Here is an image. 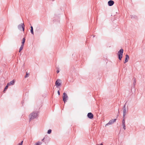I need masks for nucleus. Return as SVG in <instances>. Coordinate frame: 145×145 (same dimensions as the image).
I'll return each instance as SVG.
<instances>
[{
  "mask_svg": "<svg viewBox=\"0 0 145 145\" xmlns=\"http://www.w3.org/2000/svg\"><path fill=\"white\" fill-rule=\"evenodd\" d=\"M39 112L37 111H35L31 113L29 116V120L31 121V120L38 118Z\"/></svg>",
  "mask_w": 145,
  "mask_h": 145,
  "instance_id": "obj_1",
  "label": "nucleus"
},
{
  "mask_svg": "<svg viewBox=\"0 0 145 145\" xmlns=\"http://www.w3.org/2000/svg\"><path fill=\"white\" fill-rule=\"evenodd\" d=\"M123 49H121L118 52V56L119 59L121 60L123 57Z\"/></svg>",
  "mask_w": 145,
  "mask_h": 145,
  "instance_id": "obj_2",
  "label": "nucleus"
},
{
  "mask_svg": "<svg viewBox=\"0 0 145 145\" xmlns=\"http://www.w3.org/2000/svg\"><path fill=\"white\" fill-rule=\"evenodd\" d=\"M25 25L24 23H21L18 26V29L20 31L22 30L23 31H24Z\"/></svg>",
  "mask_w": 145,
  "mask_h": 145,
  "instance_id": "obj_3",
  "label": "nucleus"
},
{
  "mask_svg": "<svg viewBox=\"0 0 145 145\" xmlns=\"http://www.w3.org/2000/svg\"><path fill=\"white\" fill-rule=\"evenodd\" d=\"M68 97L67 94L65 93H63V99L65 103L67 101V100L68 99Z\"/></svg>",
  "mask_w": 145,
  "mask_h": 145,
  "instance_id": "obj_4",
  "label": "nucleus"
},
{
  "mask_svg": "<svg viewBox=\"0 0 145 145\" xmlns=\"http://www.w3.org/2000/svg\"><path fill=\"white\" fill-rule=\"evenodd\" d=\"M61 81L60 79H58L55 82V84L57 87L58 88V86L61 85Z\"/></svg>",
  "mask_w": 145,
  "mask_h": 145,
  "instance_id": "obj_5",
  "label": "nucleus"
},
{
  "mask_svg": "<svg viewBox=\"0 0 145 145\" xmlns=\"http://www.w3.org/2000/svg\"><path fill=\"white\" fill-rule=\"evenodd\" d=\"M116 119H112L111 120H110L108 123H107L105 125V126H108L109 125H111L113 123H114V122H116Z\"/></svg>",
  "mask_w": 145,
  "mask_h": 145,
  "instance_id": "obj_6",
  "label": "nucleus"
},
{
  "mask_svg": "<svg viewBox=\"0 0 145 145\" xmlns=\"http://www.w3.org/2000/svg\"><path fill=\"white\" fill-rule=\"evenodd\" d=\"M87 116L89 118L91 119L93 118V115L92 113L89 112L88 113Z\"/></svg>",
  "mask_w": 145,
  "mask_h": 145,
  "instance_id": "obj_7",
  "label": "nucleus"
},
{
  "mask_svg": "<svg viewBox=\"0 0 145 145\" xmlns=\"http://www.w3.org/2000/svg\"><path fill=\"white\" fill-rule=\"evenodd\" d=\"M114 4V2L112 0H110L108 2V5L110 6L113 5Z\"/></svg>",
  "mask_w": 145,
  "mask_h": 145,
  "instance_id": "obj_8",
  "label": "nucleus"
},
{
  "mask_svg": "<svg viewBox=\"0 0 145 145\" xmlns=\"http://www.w3.org/2000/svg\"><path fill=\"white\" fill-rule=\"evenodd\" d=\"M15 82V81L14 80L12 81H10L9 83H8L7 84L8 85L10 86H11L14 85V84Z\"/></svg>",
  "mask_w": 145,
  "mask_h": 145,
  "instance_id": "obj_9",
  "label": "nucleus"
},
{
  "mask_svg": "<svg viewBox=\"0 0 145 145\" xmlns=\"http://www.w3.org/2000/svg\"><path fill=\"white\" fill-rule=\"evenodd\" d=\"M129 58V57L128 55L127 54H126L125 55V58L124 63H125L128 61Z\"/></svg>",
  "mask_w": 145,
  "mask_h": 145,
  "instance_id": "obj_10",
  "label": "nucleus"
},
{
  "mask_svg": "<svg viewBox=\"0 0 145 145\" xmlns=\"http://www.w3.org/2000/svg\"><path fill=\"white\" fill-rule=\"evenodd\" d=\"M123 118L125 117V116L126 114V109H123Z\"/></svg>",
  "mask_w": 145,
  "mask_h": 145,
  "instance_id": "obj_11",
  "label": "nucleus"
},
{
  "mask_svg": "<svg viewBox=\"0 0 145 145\" xmlns=\"http://www.w3.org/2000/svg\"><path fill=\"white\" fill-rule=\"evenodd\" d=\"M25 38H24L23 39V40H22V41L21 45L23 46H24V43H25Z\"/></svg>",
  "mask_w": 145,
  "mask_h": 145,
  "instance_id": "obj_12",
  "label": "nucleus"
},
{
  "mask_svg": "<svg viewBox=\"0 0 145 145\" xmlns=\"http://www.w3.org/2000/svg\"><path fill=\"white\" fill-rule=\"evenodd\" d=\"M133 86L134 87L135 86V85L136 82V79L135 78H133Z\"/></svg>",
  "mask_w": 145,
  "mask_h": 145,
  "instance_id": "obj_13",
  "label": "nucleus"
},
{
  "mask_svg": "<svg viewBox=\"0 0 145 145\" xmlns=\"http://www.w3.org/2000/svg\"><path fill=\"white\" fill-rule=\"evenodd\" d=\"M31 33L33 35L34 34V32H33V26H31Z\"/></svg>",
  "mask_w": 145,
  "mask_h": 145,
  "instance_id": "obj_14",
  "label": "nucleus"
},
{
  "mask_svg": "<svg viewBox=\"0 0 145 145\" xmlns=\"http://www.w3.org/2000/svg\"><path fill=\"white\" fill-rule=\"evenodd\" d=\"M42 144V142H41L38 141L35 144V145H41Z\"/></svg>",
  "mask_w": 145,
  "mask_h": 145,
  "instance_id": "obj_15",
  "label": "nucleus"
},
{
  "mask_svg": "<svg viewBox=\"0 0 145 145\" xmlns=\"http://www.w3.org/2000/svg\"><path fill=\"white\" fill-rule=\"evenodd\" d=\"M8 86L9 85H8V84H7V86H6V87H5V88L4 89L3 91H4L8 89Z\"/></svg>",
  "mask_w": 145,
  "mask_h": 145,
  "instance_id": "obj_16",
  "label": "nucleus"
},
{
  "mask_svg": "<svg viewBox=\"0 0 145 145\" xmlns=\"http://www.w3.org/2000/svg\"><path fill=\"white\" fill-rule=\"evenodd\" d=\"M24 46L22 45H21L20 47L19 52H20V51L22 50Z\"/></svg>",
  "mask_w": 145,
  "mask_h": 145,
  "instance_id": "obj_17",
  "label": "nucleus"
},
{
  "mask_svg": "<svg viewBox=\"0 0 145 145\" xmlns=\"http://www.w3.org/2000/svg\"><path fill=\"white\" fill-rule=\"evenodd\" d=\"M123 119L122 121V124H125V117L123 118Z\"/></svg>",
  "mask_w": 145,
  "mask_h": 145,
  "instance_id": "obj_18",
  "label": "nucleus"
},
{
  "mask_svg": "<svg viewBox=\"0 0 145 145\" xmlns=\"http://www.w3.org/2000/svg\"><path fill=\"white\" fill-rule=\"evenodd\" d=\"M52 132V130L50 129L48 130L47 132V133L48 134H50Z\"/></svg>",
  "mask_w": 145,
  "mask_h": 145,
  "instance_id": "obj_19",
  "label": "nucleus"
},
{
  "mask_svg": "<svg viewBox=\"0 0 145 145\" xmlns=\"http://www.w3.org/2000/svg\"><path fill=\"white\" fill-rule=\"evenodd\" d=\"M123 128L124 130H125L126 129L125 124H122Z\"/></svg>",
  "mask_w": 145,
  "mask_h": 145,
  "instance_id": "obj_20",
  "label": "nucleus"
},
{
  "mask_svg": "<svg viewBox=\"0 0 145 145\" xmlns=\"http://www.w3.org/2000/svg\"><path fill=\"white\" fill-rule=\"evenodd\" d=\"M29 76V74L28 73H27V72H26V74L25 76V78H26L28 76Z\"/></svg>",
  "mask_w": 145,
  "mask_h": 145,
  "instance_id": "obj_21",
  "label": "nucleus"
},
{
  "mask_svg": "<svg viewBox=\"0 0 145 145\" xmlns=\"http://www.w3.org/2000/svg\"><path fill=\"white\" fill-rule=\"evenodd\" d=\"M126 103L124 105L123 107V109H126Z\"/></svg>",
  "mask_w": 145,
  "mask_h": 145,
  "instance_id": "obj_22",
  "label": "nucleus"
},
{
  "mask_svg": "<svg viewBox=\"0 0 145 145\" xmlns=\"http://www.w3.org/2000/svg\"><path fill=\"white\" fill-rule=\"evenodd\" d=\"M131 18H135V17H136L135 16H133V15H131Z\"/></svg>",
  "mask_w": 145,
  "mask_h": 145,
  "instance_id": "obj_23",
  "label": "nucleus"
},
{
  "mask_svg": "<svg viewBox=\"0 0 145 145\" xmlns=\"http://www.w3.org/2000/svg\"><path fill=\"white\" fill-rule=\"evenodd\" d=\"M23 141H22L20 143H19V144H20L21 145H22V144H23Z\"/></svg>",
  "mask_w": 145,
  "mask_h": 145,
  "instance_id": "obj_24",
  "label": "nucleus"
},
{
  "mask_svg": "<svg viewBox=\"0 0 145 145\" xmlns=\"http://www.w3.org/2000/svg\"><path fill=\"white\" fill-rule=\"evenodd\" d=\"M57 93L59 95H60V92L59 90L58 91Z\"/></svg>",
  "mask_w": 145,
  "mask_h": 145,
  "instance_id": "obj_25",
  "label": "nucleus"
},
{
  "mask_svg": "<svg viewBox=\"0 0 145 145\" xmlns=\"http://www.w3.org/2000/svg\"><path fill=\"white\" fill-rule=\"evenodd\" d=\"M59 70H57V73H59Z\"/></svg>",
  "mask_w": 145,
  "mask_h": 145,
  "instance_id": "obj_26",
  "label": "nucleus"
},
{
  "mask_svg": "<svg viewBox=\"0 0 145 145\" xmlns=\"http://www.w3.org/2000/svg\"><path fill=\"white\" fill-rule=\"evenodd\" d=\"M44 139H45V138H44H44H43V139H42V141H44Z\"/></svg>",
  "mask_w": 145,
  "mask_h": 145,
  "instance_id": "obj_27",
  "label": "nucleus"
},
{
  "mask_svg": "<svg viewBox=\"0 0 145 145\" xmlns=\"http://www.w3.org/2000/svg\"><path fill=\"white\" fill-rule=\"evenodd\" d=\"M18 145H21L19 143L18 144Z\"/></svg>",
  "mask_w": 145,
  "mask_h": 145,
  "instance_id": "obj_28",
  "label": "nucleus"
}]
</instances>
